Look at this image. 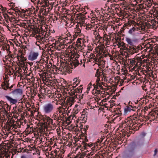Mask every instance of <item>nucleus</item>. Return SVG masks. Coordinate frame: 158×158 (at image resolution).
<instances>
[{
  "mask_svg": "<svg viewBox=\"0 0 158 158\" xmlns=\"http://www.w3.org/2000/svg\"><path fill=\"white\" fill-rule=\"evenodd\" d=\"M144 139H140L136 142H133L128 147L127 153L129 157H131L136 154L139 151L143 145Z\"/></svg>",
  "mask_w": 158,
  "mask_h": 158,
  "instance_id": "obj_1",
  "label": "nucleus"
},
{
  "mask_svg": "<svg viewBox=\"0 0 158 158\" xmlns=\"http://www.w3.org/2000/svg\"><path fill=\"white\" fill-rule=\"evenodd\" d=\"M73 86L72 85H69L68 88L71 91V94L70 95V96L66 100V103L67 106H68V107L67 109L68 110L69 107H71L72 105L73 104L74 102H75V99L77 97L75 93H77V91H76L75 92L74 91H72V90H73V88L72 87Z\"/></svg>",
  "mask_w": 158,
  "mask_h": 158,
  "instance_id": "obj_2",
  "label": "nucleus"
},
{
  "mask_svg": "<svg viewBox=\"0 0 158 158\" xmlns=\"http://www.w3.org/2000/svg\"><path fill=\"white\" fill-rule=\"evenodd\" d=\"M54 109V105L51 103L44 105L43 107V111L45 114L52 113Z\"/></svg>",
  "mask_w": 158,
  "mask_h": 158,
  "instance_id": "obj_3",
  "label": "nucleus"
},
{
  "mask_svg": "<svg viewBox=\"0 0 158 158\" xmlns=\"http://www.w3.org/2000/svg\"><path fill=\"white\" fill-rule=\"evenodd\" d=\"M81 23H78L76 25L74 31V34L73 35V40L76 39L78 35H80L81 31Z\"/></svg>",
  "mask_w": 158,
  "mask_h": 158,
  "instance_id": "obj_4",
  "label": "nucleus"
},
{
  "mask_svg": "<svg viewBox=\"0 0 158 158\" xmlns=\"http://www.w3.org/2000/svg\"><path fill=\"white\" fill-rule=\"evenodd\" d=\"M38 52H31L28 56V59L31 61H33L36 59L39 56Z\"/></svg>",
  "mask_w": 158,
  "mask_h": 158,
  "instance_id": "obj_5",
  "label": "nucleus"
},
{
  "mask_svg": "<svg viewBox=\"0 0 158 158\" xmlns=\"http://www.w3.org/2000/svg\"><path fill=\"white\" fill-rule=\"evenodd\" d=\"M126 49L128 51V52H129L131 54H133L135 52H137L138 50L136 47L133 44L129 46V48H126Z\"/></svg>",
  "mask_w": 158,
  "mask_h": 158,
  "instance_id": "obj_6",
  "label": "nucleus"
},
{
  "mask_svg": "<svg viewBox=\"0 0 158 158\" xmlns=\"http://www.w3.org/2000/svg\"><path fill=\"white\" fill-rule=\"evenodd\" d=\"M5 97L11 104H15L17 102V99H14L8 96H6Z\"/></svg>",
  "mask_w": 158,
  "mask_h": 158,
  "instance_id": "obj_7",
  "label": "nucleus"
},
{
  "mask_svg": "<svg viewBox=\"0 0 158 158\" xmlns=\"http://www.w3.org/2000/svg\"><path fill=\"white\" fill-rule=\"evenodd\" d=\"M57 47L56 49L58 50H60L61 49H63L64 47V40H63L62 41H57Z\"/></svg>",
  "mask_w": 158,
  "mask_h": 158,
  "instance_id": "obj_8",
  "label": "nucleus"
},
{
  "mask_svg": "<svg viewBox=\"0 0 158 158\" xmlns=\"http://www.w3.org/2000/svg\"><path fill=\"white\" fill-rule=\"evenodd\" d=\"M65 105L66 106V107L65 108H63L62 107L60 106L58 108V110L59 112V113L60 114H62L63 115L64 114L65 110V109H67H67L68 107V106H67V105L66 103V104ZM70 107H69V109H68L69 110V108Z\"/></svg>",
  "mask_w": 158,
  "mask_h": 158,
  "instance_id": "obj_9",
  "label": "nucleus"
},
{
  "mask_svg": "<svg viewBox=\"0 0 158 158\" xmlns=\"http://www.w3.org/2000/svg\"><path fill=\"white\" fill-rule=\"evenodd\" d=\"M54 153H55L54 156L53 154L52 153V155L51 156H52V158H62V157H63L64 156V155H63V154H61L60 153L59 154H58V155L57 151L56 150L54 151Z\"/></svg>",
  "mask_w": 158,
  "mask_h": 158,
  "instance_id": "obj_10",
  "label": "nucleus"
},
{
  "mask_svg": "<svg viewBox=\"0 0 158 158\" xmlns=\"http://www.w3.org/2000/svg\"><path fill=\"white\" fill-rule=\"evenodd\" d=\"M12 93L13 94L21 95L23 94V90L20 89H16L12 91Z\"/></svg>",
  "mask_w": 158,
  "mask_h": 158,
  "instance_id": "obj_11",
  "label": "nucleus"
},
{
  "mask_svg": "<svg viewBox=\"0 0 158 158\" xmlns=\"http://www.w3.org/2000/svg\"><path fill=\"white\" fill-rule=\"evenodd\" d=\"M79 56L78 55H77L74 61L72 62L71 66H72V64H73L72 67H73L74 66V68H75L79 65V63L78 60L76 59L78 58Z\"/></svg>",
  "mask_w": 158,
  "mask_h": 158,
  "instance_id": "obj_12",
  "label": "nucleus"
},
{
  "mask_svg": "<svg viewBox=\"0 0 158 158\" xmlns=\"http://www.w3.org/2000/svg\"><path fill=\"white\" fill-rule=\"evenodd\" d=\"M1 86L2 88L5 90H6L9 88V84L8 82H6L5 81L1 84Z\"/></svg>",
  "mask_w": 158,
  "mask_h": 158,
  "instance_id": "obj_13",
  "label": "nucleus"
},
{
  "mask_svg": "<svg viewBox=\"0 0 158 158\" xmlns=\"http://www.w3.org/2000/svg\"><path fill=\"white\" fill-rule=\"evenodd\" d=\"M131 117V119L132 120L137 121L139 120V116H138V112L134 113Z\"/></svg>",
  "mask_w": 158,
  "mask_h": 158,
  "instance_id": "obj_14",
  "label": "nucleus"
},
{
  "mask_svg": "<svg viewBox=\"0 0 158 158\" xmlns=\"http://www.w3.org/2000/svg\"><path fill=\"white\" fill-rule=\"evenodd\" d=\"M138 27H133L129 31L128 33L131 35H133L134 34L135 32L138 31Z\"/></svg>",
  "mask_w": 158,
  "mask_h": 158,
  "instance_id": "obj_15",
  "label": "nucleus"
},
{
  "mask_svg": "<svg viewBox=\"0 0 158 158\" xmlns=\"http://www.w3.org/2000/svg\"><path fill=\"white\" fill-rule=\"evenodd\" d=\"M42 3L43 4L44 3V5H43L42 6V7H48L49 5L50 4L49 3V1L48 0H43L42 1Z\"/></svg>",
  "mask_w": 158,
  "mask_h": 158,
  "instance_id": "obj_16",
  "label": "nucleus"
},
{
  "mask_svg": "<svg viewBox=\"0 0 158 158\" xmlns=\"http://www.w3.org/2000/svg\"><path fill=\"white\" fill-rule=\"evenodd\" d=\"M99 69H98L97 70L95 74V77H100L101 75V70L102 69V68L101 67V65H99Z\"/></svg>",
  "mask_w": 158,
  "mask_h": 158,
  "instance_id": "obj_17",
  "label": "nucleus"
},
{
  "mask_svg": "<svg viewBox=\"0 0 158 158\" xmlns=\"http://www.w3.org/2000/svg\"><path fill=\"white\" fill-rule=\"evenodd\" d=\"M137 61H136L134 58L132 59L130 62V66H132L134 65H137L138 63V60H137Z\"/></svg>",
  "mask_w": 158,
  "mask_h": 158,
  "instance_id": "obj_18",
  "label": "nucleus"
},
{
  "mask_svg": "<svg viewBox=\"0 0 158 158\" xmlns=\"http://www.w3.org/2000/svg\"><path fill=\"white\" fill-rule=\"evenodd\" d=\"M21 55L17 57V59H18V60H19V58H20L22 60V62H24V61H26L27 60L26 58L23 55H22V52H21Z\"/></svg>",
  "mask_w": 158,
  "mask_h": 158,
  "instance_id": "obj_19",
  "label": "nucleus"
},
{
  "mask_svg": "<svg viewBox=\"0 0 158 158\" xmlns=\"http://www.w3.org/2000/svg\"><path fill=\"white\" fill-rule=\"evenodd\" d=\"M50 118L49 117L46 116L45 117H44L43 118V120L44 122V124H46V125L47 126V123H48L49 119L48 118Z\"/></svg>",
  "mask_w": 158,
  "mask_h": 158,
  "instance_id": "obj_20",
  "label": "nucleus"
},
{
  "mask_svg": "<svg viewBox=\"0 0 158 158\" xmlns=\"http://www.w3.org/2000/svg\"><path fill=\"white\" fill-rule=\"evenodd\" d=\"M74 82V85H75V86H73L72 87V88H73V89H74L78 85V84H79L80 81H78L77 79V78H75L73 80Z\"/></svg>",
  "mask_w": 158,
  "mask_h": 158,
  "instance_id": "obj_21",
  "label": "nucleus"
},
{
  "mask_svg": "<svg viewBox=\"0 0 158 158\" xmlns=\"http://www.w3.org/2000/svg\"><path fill=\"white\" fill-rule=\"evenodd\" d=\"M9 56L10 59V61H13V59H14L16 57V55L15 54H12L11 52H9Z\"/></svg>",
  "mask_w": 158,
  "mask_h": 158,
  "instance_id": "obj_22",
  "label": "nucleus"
},
{
  "mask_svg": "<svg viewBox=\"0 0 158 158\" xmlns=\"http://www.w3.org/2000/svg\"><path fill=\"white\" fill-rule=\"evenodd\" d=\"M128 105L131 106V107L132 108H138L139 106H138V105L137 106H134V104L133 103H132L130 101L128 102Z\"/></svg>",
  "mask_w": 158,
  "mask_h": 158,
  "instance_id": "obj_23",
  "label": "nucleus"
},
{
  "mask_svg": "<svg viewBox=\"0 0 158 158\" xmlns=\"http://www.w3.org/2000/svg\"><path fill=\"white\" fill-rule=\"evenodd\" d=\"M126 40L128 44L130 45H132L133 44V43L132 42V40L129 38L126 37Z\"/></svg>",
  "mask_w": 158,
  "mask_h": 158,
  "instance_id": "obj_24",
  "label": "nucleus"
},
{
  "mask_svg": "<svg viewBox=\"0 0 158 158\" xmlns=\"http://www.w3.org/2000/svg\"><path fill=\"white\" fill-rule=\"evenodd\" d=\"M131 108H132L131 107V106H129H129H126L125 110V111L127 112H130L131 110H132L133 111L135 110L134 109H132Z\"/></svg>",
  "mask_w": 158,
  "mask_h": 158,
  "instance_id": "obj_25",
  "label": "nucleus"
},
{
  "mask_svg": "<svg viewBox=\"0 0 158 158\" xmlns=\"http://www.w3.org/2000/svg\"><path fill=\"white\" fill-rule=\"evenodd\" d=\"M48 119H49V121L47 123V126L50 127L52 125H54L53 124V120L51 118H49Z\"/></svg>",
  "mask_w": 158,
  "mask_h": 158,
  "instance_id": "obj_26",
  "label": "nucleus"
},
{
  "mask_svg": "<svg viewBox=\"0 0 158 158\" xmlns=\"http://www.w3.org/2000/svg\"><path fill=\"white\" fill-rule=\"evenodd\" d=\"M153 112L152 113H150L149 114L150 116L149 117V118L151 119L153 121H154V120H155L156 118V117H155V116H154V115H153Z\"/></svg>",
  "mask_w": 158,
  "mask_h": 158,
  "instance_id": "obj_27",
  "label": "nucleus"
},
{
  "mask_svg": "<svg viewBox=\"0 0 158 158\" xmlns=\"http://www.w3.org/2000/svg\"><path fill=\"white\" fill-rule=\"evenodd\" d=\"M47 73L43 72L42 74H40V77L42 78L43 80H44V78H46V76Z\"/></svg>",
  "mask_w": 158,
  "mask_h": 158,
  "instance_id": "obj_28",
  "label": "nucleus"
},
{
  "mask_svg": "<svg viewBox=\"0 0 158 158\" xmlns=\"http://www.w3.org/2000/svg\"><path fill=\"white\" fill-rule=\"evenodd\" d=\"M101 39H103V40H104V38L102 37H101L99 33H98V34L97 35V36L96 38V40H98V41H100V40Z\"/></svg>",
  "mask_w": 158,
  "mask_h": 158,
  "instance_id": "obj_29",
  "label": "nucleus"
},
{
  "mask_svg": "<svg viewBox=\"0 0 158 158\" xmlns=\"http://www.w3.org/2000/svg\"><path fill=\"white\" fill-rule=\"evenodd\" d=\"M102 84H101L100 83H96V85L98 87H100V89L103 90L104 89V88H103V86L102 85H103V83L102 82Z\"/></svg>",
  "mask_w": 158,
  "mask_h": 158,
  "instance_id": "obj_30",
  "label": "nucleus"
},
{
  "mask_svg": "<svg viewBox=\"0 0 158 158\" xmlns=\"http://www.w3.org/2000/svg\"><path fill=\"white\" fill-rule=\"evenodd\" d=\"M44 62V60L41 59L39 61H37L36 63L37 64V65H38L41 66L42 65V64H43Z\"/></svg>",
  "mask_w": 158,
  "mask_h": 158,
  "instance_id": "obj_31",
  "label": "nucleus"
},
{
  "mask_svg": "<svg viewBox=\"0 0 158 158\" xmlns=\"http://www.w3.org/2000/svg\"><path fill=\"white\" fill-rule=\"evenodd\" d=\"M80 40V39L79 40V39H78L77 41V44L78 46H79L82 48L83 47V45H82V43H81L82 42Z\"/></svg>",
  "mask_w": 158,
  "mask_h": 158,
  "instance_id": "obj_32",
  "label": "nucleus"
},
{
  "mask_svg": "<svg viewBox=\"0 0 158 158\" xmlns=\"http://www.w3.org/2000/svg\"><path fill=\"white\" fill-rule=\"evenodd\" d=\"M93 86H94V89H93V91H95V93H97V91H98V90L99 89V88L96 85H95V84H94L93 85Z\"/></svg>",
  "mask_w": 158,
  "mask_h": 158,
  "instance_id": "obj_33",
  "label": "nucleus"
},
{
  "mask_svg": "<svg viewBox=\"0 0 158 158\" xmlns=\"http://www.w3.org/2000/svg\"><path fill=\"white\" fill-rule=\"evenodd\" d=\"M153 115H154L155 117L157 118L158 117V110H155L153 112Z\"/></svg>",
  "mask_w": 158,
  "mask_h": 158,
  "instance_id": "obj_34",
  "label": "nucleus"
},
{
  "mask_svg": "<svg viewBox=\"0 0 158 158\" xmlns=\"http://www.w3.org/2000/svg\"><path fill=\"white\" fill-rule=\"evenodd\" d=\"M4 17L6 19H8L10 21V17H9L8 15L6 14H5L4 15Z\"/></svg>",
  "mask_w": 158,
  "mask_h": 158,
  "instance_id": "obj_35",
  "label": "nucleus"
},
{
  "mask_svg": "<svg viewBox=\"0 0 158 158\" xmlns=\"http://www.w3.org/2000/svg\"><path fill=\"white\" fill-rule=\"evenodd\" d=\"M92 146H93V144H91L89 145V144L86 143H85V146H84V147H85V148L87 149V148H87V147H92Z\"/></svg>",
  "mask_w": 158,
  "mask_h": 158,
  "instance_id": "obj_36",
  "label": "nucleus"
},
{
  "mask_svg": "<svg viewBox=\"0 0 158 158\" xmlns=\"http://www.w3.org/2000/svg\"><path fill=\"white\" fill-rule=\"evenodd\" d=\"M11 9L15 11L16 12H17L18 14L19 12H20V11L19 10H18L17 11V10H18L17 8H13L12 7L11 8Z\"/></svg>",
  "mask_w": 158,
  "mask_h": 158,
  "instance_id": "obj_37",
  "label": "nucleus"
},
{
  "mask_svg": "<svg viewBox=\"0 0 158 158\" xmlns=\"http://www.w3.org/2000/svg\"><path fill=\"white\" fill-rule=\"evenodd\" d=\"M0 106H2V107L3 106H5L6 105L5 102L2 101H0Z\"/></svg>",
  "mask_w": 158,
  "mask_h": 158,
  "instance_id": "obj_38",
  "label": "nucleus"
},
{
  "mask_svg": "<svg viewBox=\"0 0 158 158\" xmlns=\"http://www.w3.org/2000/svg\"><path fill=\"white\" fill-rule=\"evenodd\" d=\"M5 106H2V111L4 112L5 113L7 114L8 113L5 107H4Z\"/></svg>",
  "mask_w": 158,
  "mask_h": 158,
  "instance_id": "obj_39",
  "label": "nucleus"
},
{
  "mask_svg": "<svg viewBox=\"0 0 158 158\" xmlns=\"http://www.w3.org/2000/svg\"><path fill=\"white\" fill-rule=\"evenodd\" d=\"M6 110L7 111H9L10 110V106H9L6 103Z\"/></svg>",
  "mask_w": 158,
  "mask_h": 158,
  "instance_id": "obj_40",
  "label": "nucleus"
},
{
  "mask_svg": "<svg viewBox=\"0 0 158 158\" xmlns=\"http://www.w3.org/2000/svg\"><path fill=\"white\" fill-rule=\"evenodd\" d=\"M47 37H46V36L45 35H44L42 37L41 39L42 40H43L44 41H46V40H47Z\"/></svg>",
  "mask_w": 158,
  "mask_h": 158,
  "instance_id": "obj_41",
  "label": "nucleus"
},
{
  "mask_svg": "<svg viewBox=\"0 0 158 158\" xmlns=\"http://www.w3.org/2000/svg\"><path fill=\"white\" fill-rule=\"evenodd\" d=\"M158 152V150L157 149H156L154 151V154H153V156L155 157L156 155Z\"/></svg>",
  "mask_w": 158,
  "mask_h": 158,
  "instance_id": "obj_42",
  "label": "nucleus"
},
{
  "mask_svg": "<svg viewBox=\"0 0 158 158\" xmlns=\"http://www.w3.org/2000/svg\"><path fill=\"white\" fill-rule=\"evenodd\" d=\"M52 2L51 3L50 5H51V6H50L48 8V11H49V10H51L52 9L53 6V3L52 4Z\"/></svg>",
  "mask_w": 158,
  "mask_h": 158,
  "instance_id": "obj_43",
  "label": "nucleus"
},
{
  "mask_svg": "<svg viewBox=\"0 0 158 158\" xmlns=\"http://www.w3.org/2000/svg\"><path fill=\"white\" fill-rule=\"evenodd\" d=\"M57 115H56L55 114H54L53 115L52 118H54V120H56L57 119V118L58 117Z\"/></svg>",
  "mask_w": 158,
  "mask_h": 158,
  "instance_id": "obj_44",
  "label": "nucleus"
},
{
  "mask_svg": "<svg viewBox=\"0 0 158 158\" xmlns=\"http://www.w3.org/2000/svg\"><path fill=\"white\" fill-rule=\"evenodd\" d=\"M80 40H81L82 41V45H83V47H84L85 46V45L84 44H85V41L83 39H80Z\"/></svg>",
  "mask_w": 158,
  "mask_h": 158,
  "instance_id": "obj_45",
  "label": "nucleus"
},
{
  "mask_svg": "<svg viewBox=\"0 0 158 158\" xmlns=\"http://www.w3.org/2000/svg\"><path fill=\"white\" fill-rule=\"evenodd\" d=\"M97 77V79L96 80V83H100L99 82L100 81V77Z\"/></svg>",
  "mask_w": 158,
  "mask_h": 158,
  "instance_id": "obj_46",
  "label": "nucleus"
},
{
  "mask_svg": "<svg viewBox=\"0 0 158 158\" xmlns=\"http://www.w3.org/2000/svg\"><path fill=\"white\" fill-rule=\"evenodd\" d=\"M86 27L88 28L89 29H91L92 28V25H88L86 26Z\"/></svg>",
  "mask_w": 158,
  "mask_h": 158,
  "instance_id": "obj_47",
  "label": "nucleus"
},
{
  "mask_svg": "<svg viewBox=\"0 0 158 158\" xmlns=\"http://www.w3.org/2000/svg\"><path fill=\"white\" fill-rule=\"evenodd\" d=\"M102 94V92L100 90H98L97 91L96 94Z\"/></svg>",
  "mask_w": 158,
  "mask_h": 158,
  "instance_id": "obj_48",
  "label": "nucleus"
},
{
  "mask_svg": "<svg viewBox=\"0 0 158 158\" xmlns=\"http://www.w3.org/2000/svg\"><path fill=\"white\" fill-rule=\"evenodd\" d=\"M19 26H20V27L22 26L21 24H20V25H19V24H16V25H15V27L16 28H18Z\"/></svg>",
  "mask_w": 158,
  "mask_h": 158,
  "instance_id": "obj_49",
  "label": "nucleus"
},
{
  "mask_svg": "<svg viewBox=\"0 0 158 158\" xmlns=\"http://www.w3.org/2000/svg\"><path fill=\"white\" fill-rule=\"evenodd\" d=\"M102 141V139H101V138L100 139H98V141L97 142H98V143H100Z\"/></svg>",
  "mask_w": 158,
  "mask_h": 158,
  "instance_id": "obj_50",
  "label": "nucleus"
},
{
  "mask_svg": "<svg viewBox=\"0 0 158 158\" xmlns=\"http://www.w3.org/2000/svg\"><path fill=\"white\" fill-rule=\"evenodd\" d=\"M55 48H56L57 47V41H55V42L54 44V46H53Z\"/></svg>",
  "mask_w": 158,
  "mask_h": 158,
  "instance_id": "obj_51",
  "label": "nucleus"
},
{
  "mask_svg": "<svg viewBox=\"0 0 158 158\" xmlns=\"http://www.w3.org/2000/svg\"><path fill=\"white\" fill-rule=\"evenodd\" d=\"M64 150L63 149H62L60 150V153L64 154Z\"/></svg>",
  "mask_w": 158,
  "mask_h": 158,
  "instance_id": "obj_52",
  "label": "nucleus"
},
{
  "mask_svg": "<svg viewBox=\"0 0 158 158\" xmlns=\"http://www.w3.org/2000/svg\"><path fill=\"white\" fill-rule=\"evenodd\" d=\"M77 91L79 92H80V91H81V88H77Z\"/></svg>",
  "mask_w": 158,
  "mask_h": 158,
  "instance_id": "obj_53",
  "label": "nucleus"
},
{
  "mask_svg": "<svg viewBox=\"0 0 158 158\" xmlns=\"http://www.w3.org/2000/svg\"><path fill=\"white\" fill-rule=\"evenodd\" d=\"M117 45L119 46H121V44L120 43V42H117Z\"/></svg>",
  "mask_w": 158,
  "mask_h": 158,
  "instance_id": "obj_54",
  "label": "nucleus"
},
{
  "mask_svg": "<svg viewBox=\"0 0 158 158\" xmlns=\"http://www.w3.org/2000/svg\"><path fill=\"white\" fill-rule=\"evenodd\" d=\"M116 5L115 4H111L110 5V7L112 8V7H115V6Z\"/></svg>",
  "mask_w": 158,
  "mask_h": 158,
  "instance_id": "obj_55",
  "label": "nucleus"
},
{
  "mask_svg": "<svg viewBox=\"0 0 158 158\" xmlns=\"http://www.w3.org/2000/svg\"><path fill=\"white\" fill-rule=\"evenodd\" d=\"M10 58V57H9V54L8 55L6 56H5V58L6 60Z\"/></svg>",
  "mask_w": 158,
  "mask_h": 158,
  "instance_id": "obj_56",
  "label": "nucleus"
},
{
  "mask_svg": "<svg viewBox=\"0 0 158 158\" xmlns=\"http://www.w3.org/2000/svg\"><path fill=\"white\" fill-rule=\"evenodd\" d=\"M89 127V126L88 125H87L86 126V127L85 128V127L84 128V130H85V131H86L87 129H88Z\"/></svg>",
  "mask_w": 158,
  "mask_h": 158,
  "instance_id": "obj_57",
  "label": "nucleus"
},
{
  "mask_svg": "<svg viewBox=\"0 0 158 158\" xmlns=\"http://www.w3.org/2000/svg\"><path fill=\"white\" fill-rule=\"evenodd\" d=\"M6 9V7H3L2 9L1 10L3 11H5Z\"/></svg>",
  "mask_w": 158,
  "mask_h": 158,
  "instance_id": "obj_58",
  "label": "nucleus"
},
{
  "mask_svg": "<svg viewBox=\"0 0 158 158\" xmlns=\"http://www.w3.org/2000/svg\"><path fill=\"white\" fill-rule=\"evenodd\" d=\"M134 104L135 105H137L139 103V101L138 100H137L136 102H134Z\"/></svg>",
  "mask_w": 158,
  "mask_h": 158,
  "instance_id": "obj_59",
  "label": "nucleus"
},
{
  "mask_svg": "<svg viewBox=\"0 0 158 158\" xmlns=\"http://www.w3.org/2000/svg\"><path fill=\"white\" fill-rule=\"evenodd\" d=\"M85 155V153L84 152L81 153V156H84Z\"/></svg>",
  "mask_w": 158,
  "mask_h": 158,
  "instance_id": "obj_60",
  "label": "nucleus"
},
{
  "mask_svg": "<svg viewBox=\"0 0 158 158\" xmlns=\"http://www.w3.org/2000/svg\"><path fill=\"white\" fill-rule=\"evenodd\" d=\"M91 87V86H89L87 88V90L89 91L90 90V88Z\"/></svg>",
  "mask_w": 158,
  "mask_h": 158,
  "instance_id": "obj_61",
  "label": "nucleus"
},
{
  "mask_svg": "<svg viewBox=\"0 0 158 158\" xmlns=\"http://www.w3.org/2000/svg\"><path fill=\"white\" fill-rule=\"evenodd\" d=\"M42 0H41V1H42V2H41L40 1V0H39L38 1V3H40V4H43L42 3Z\"/></svg>",
  "mask_w": 158,
  "mask_h": 158,
  "instance_id": "obj_62",
  "label": "nucleus"
},
{
  "mask_svg": "<svg viewBox=\"0 0 158 158\" xmlns=\"http://www.w3.org/2000/svg\"><path fill=\"white\" fill-rule=\"evenodd\" d=\"M102 72H101L102 74H101V75H103L104 73V70H103V69H102Z\"/></svg>",
  "mask_w": 158,
  "mask_h": 158,
  "instance_id": "obj_63",
  "label": "nucleus"
},
{
  "mask_svg": "<svg viewBox=\"0 0 158 158\" xmlns=\"http://www.w3.org/2000/svg\"><path fill=\"white\" fill-rule=\"evenodd\" d=\"M14 85H11L10 87H9V89H11L12 88H13V86Z\"/></svg>",
  "mask_w": 158,
  "mask_h": 158,
  "instance_id": "obj_64",
  "label": "nucleus"
}]
</instances>
